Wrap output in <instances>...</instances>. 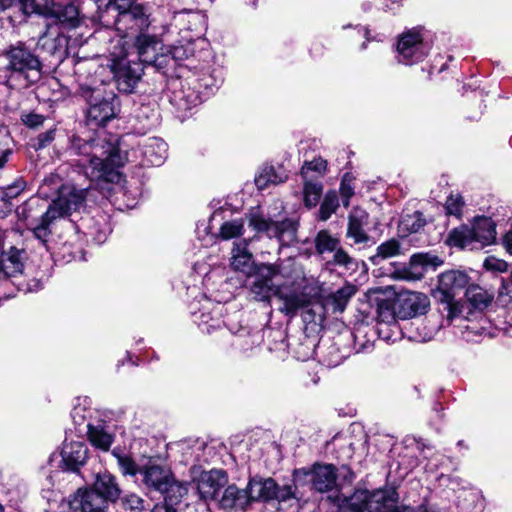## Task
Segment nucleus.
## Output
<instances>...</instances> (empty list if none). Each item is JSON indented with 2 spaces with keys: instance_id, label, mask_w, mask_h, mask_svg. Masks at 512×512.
<instances>
[{
  "instance_id": "5",
  "label": "nucleus",
  "mask_w": 512,
  "mask_h": 512,
  "mask_svg": "<svg viewBox=\"0 0 512 512\" xmlns=\"http://www.w3.org/2000/svg\"><path fill=\"white\" fill-rule=\"evenodd\" d=\"M466 304L458 307L456 317H463L470 322L465 326L466 331L473 335H482L487 327V319L483 312L491 305L494 300V292L487 290L477 284L469 285L465 292Z\"/></svg>"
},
{
  "instance_id": "18",
  "label": "nucleus",
  "mask_w": 512,
  "mask_h": 512,
  "mask_svg": "<svg viewBox=\"0 0 512 512\" xmlns=\"http://www.w3.org/2000/svg\"><path fill=\"white\" fill-rule=\"evenodd\" d=\"M227 483V473L222 469L202 471L198 477H194L192 480L193 488L199 499L205 503L217 500L219 492Z\"/></svg>"
},
{
  "instance_id": "29",
  "label": "nucleus",
  "mask_w": 512,
  "mask_h": 512,
  "mask_svg": "<svg viewBox=\"0 0 512 512\" xmlns=\"http://www.w3.org/2000/svg\"><path fill=\"white\" fill-rule=\"evenodd\" d=\"M47 23L52 24L53 28L58 30L59 27L76 28L80 23L79 10L74 4H55L53 11L47 17Z\"/></svg>"
},
{
  "instance_id": "43",
  "label": "nucleus",
  "mask_w": 512,
  "mask_h": 512,
  "mask_svg": "<svg viewBox=\"0 0 512 512\" xmlns=\"http://www.w3.org/2000/svg\"><path fill=\"white\" fill-rule=\"evenodd\" d=\"M425 223L423 214L419 211L405 215L399 223V233L402 237H405L406 234L417 233L424 227Z\"/></svg>"
},
{
  "instance_id": "35",
  "label": "nucleus",
  "mask_w": 512,
  "mask_h": 512,
  "mask_svg": "<svg viewBox=\"0 0 512 512\" xmlns=\"http://www.w3.org/2000/svg\"><path fill=\"white\" fill-rule=\"evenodd\" d=\"M210 301H206L199 311H193V321L198 325L202 332L212 333L221 327L222 321L219 317H214L209 311Z\"/></svg>"
},
{
  "instance_id": "24",
  "label": "nucleus",
  "mask_w": 512,
  "mask_h": 512,
  "mask_svg": "<svg viewBox=\"0 0 512 512\" xmlns=\"http://www.w3.org/2000/svg\"><path fill=\"white\" fill-rule=\"evenodd\" d=\"M275 297L281 302L279 310L290 317L307 307L309 303V298L304 292L291 286H279L275 291Z\"/></svg>"
},
{
  "instance_id": "47",
  "label": "nucleus",
  "mask_w": 512,
  "mask_h": 512,
  "mask_svg": "<svg viewBox=\"0 0 512 512\" xmlns=\"http://www.w3.org/2000/svg\"><path fill=\"white\" fill-rule=\"evenodd\" d=\"M400 243L396 239H390L377 247V252L370 260L373 264H379L381 260L391 258L400 254Z\"/></svg>"
},
{
  "instance_id": "44",
  "label": "nucleus",
  "mask_w": 512,
  "mask_h": 512,
  "mask_svg": "<svg viewBox=\"0 0 512 512\" xmlns=\"http://www.w3.org/2000/svg\"><path fill=\"white\" fill-rule=\"evenodd\" d=\"M331 255L327 265L337 266L346 271H355L358 267L357 260L351 257L341 245Z\"/></svg>"
},
{
  "instance_id": "57",
  "label": "nucleus",
  "mask_w": 512,
  "mask_h": 512,
  "mask_svg": "<svg viewBox=\"0 0 512 512\" xmlns=\"http://www.w3.org/2000/svg\"><path fill=\"white\" fill-rule=\"evenodd\" d=\"M464 206L463 198L460 195H450L445 203V210L448 215L459 217Z\"/></svg>"
},
{
  "instance_id": "22",
  "label": "nucleus",
  "mask_w": 512,
  "mask_h": 512,
  "mask_svg": "<svg viewBox=\"0 0 512 512\" xmlns=\"http://www.w3.org/2000/svg\"><path fill=\"white\" fill-rule=\"evenodd\" d=\"M86 190L76 189L74 187H62L59 196L48 206V209L55 211L57 218L70 215L74 211L80 210L85 203Z\"/></svg>"
},
{
  "instance_id": "3",
  "label": "nucleus",
  "mask_w": 512,
  "mask_h": 512,
  "mask_svg": "<svg viewBox=\"0 0 512 512\" xmlns=\"http://www.w3.org/2000/svg\"><path fill=\"white\" fill-rule=\"evenodd\" d=\"M97 6L99 21L118 32L145 33L149 28L150 14L147 8L136 0H93Z\"/></svg>"
},
{
  "instance_id": "59",
  "label": "nucleus",
  "mask_w": 512,
  "mask_h": 512,
  "mask_svg": "<svg viewBox=\"0 0 512 512\" xmlns=\"http://www.w3.org/2000/svg\"><path fill=\"white\" fill-rule=\"evenodd\" d=\"M373 334L377 333L379 338L386 341H395L396 336L399 332V327L397 329L393 327V325L385 326L383 324H377L376 329L372 330Z\"/></svg>"
},
{
  "instance_id": "1",
  "label": "nucleus",
  "mask_w": 512,
  "mask_h": 512,
  "mask_svg": "<svg viewBox=\"0 0 512 512\" xmlns=\"http://www.w3.org/2000/svg\"><path fill=\"white\" fill-rule=\"evenodd\" d=\"M69 160L90 180L114 182L118 169L125 164L116 138H107L104 130L83 132L69 138L66 150Z\"/></svg>"
},
{
  "instance_id": "36",
  "label": "nucleus",
  "mask_w": 512,
  "mask_h": 512,
  "mask_svg": "<svg viewBox=\"0 0 512 512\" xmlns=\"http://www.w3.org/2000/svg\"><path fill=\"white\" fill-rule=\"evenodd\" d=\"M170 102L179 111H188L193 107H196L201 102V98L198 92L194 89H180L173 91Z\"/></svg>"
},
{
  "instance_id": "9",
  "label": "nucleus",
  "mask_w": 512,
  "mask_h": 512,
  "mask_svg": "<svg viewBox=\"0 0 512 512\" xmlns=\"http://www.w3.org/2000/svg\"><path fill=\"white\" fill-rule=\"evenodd\" d=\"M438 481L440 486L445 487L444 497L453 503L451 512H480L481 495L477 489L450 475H441Z\"/></svg>"
},
{
  "instance_id": "21",
  "label": "nucleus",
  "mask_w": 512,
  "mask_h": 512,
  "mask_svg": "<svg viewBox=\"0 0 512 512\" xmlns=\"http://www.w3.org/2000/svg\"><path fill=\"white\" fill-rule=\"evenodd\" d=\"M34 202L33 199L26 202L22 207L18 208L17 213L27 222V225L31 227L35 238L45 244L51 234L50 225L58 218L55 216L56 214L53 209L47 208L39 219H32L30 212L33 209Z\"/></svg>"
},
{
  "instance_id": "23",
  "label": "nucleus",
  "mask_w": 512,
  "mask_h": 512,
  "mask_svg": "<svg viewBox=\"0 0 512 512\" xmlns=\"http://www.w3.org/2000/svg\"><path fill=\"white\" fill-rule=\"evenodd\" d=\"M61 458L63 468L68 471L77 472L88 459V448L82 440L65 439Z\"/></svg>"
},
{
  "instance_id": "42",
  "label": "nucleus",
  "mask_w": 512,
  "mask_h": 512,
  "mask_svg": "<svg viewBox=\"0 0 512 512\" xmlns=\"http://www.w3.org/2000/svg\"><path fill=\"white\" fill-rule=\"evenodd\" d=\"M245 222L244 218H235L223 222L219 228L218 237L225 241L241 237L245 230Z\"/></svg>"
},
{
  "instance_id": "34",
  "label": "nucleus",
  "mask_w": 512,
  "mask_h": 512,
  "mask_svg": "<svg viewBox=\"0 0 512 512\" xmlns=\"http://www.w3.org/2000/svg\"><path fill=\"white\" fill-rule=\"evenodd\" d=\"M95 489L107 502H115L120 495V488L115 477L109 472H100L93 484Z\"/></svg>"
},
{
  "instance_id": "48",
  "label": "nucleus",
  "mask_w": 512,
  "mask_h": 512,
  "mask_svg": "<svg viewBox=\"0 0 512 512\" xmlns=\"http://www.w3.org/2000/svg\"><path fill=\"white\" fill-rule=\"evenodd\" d=\"M339 207V198L338 194L335 190L328 191L320 205L319 209V219L322 221L328 220L333 213Z\"/></svg>"
},
{
  "instance_id": "33",
  "label": "nucleus",
  "mask_w": 512,
  "mask_h": 512,
  "mask_svg": "<svg viewBox=\"0 0 512 512\" xmlns=\"http://www.w3.org/2000/svg\"><path fill=\"white\" fill-rule=\"evenodd\" d=\"M195 76L196 88L204 89L207 93H213L223 81L222 69L210 65H202Z\"/></svg>"
},
{
  "instance_id": "39",
  "label": "nucleus",
  "mask_w": 512,
  "mask_h": 512,
  "mask_svg": "<svg viewBox=\"0 0 512 512\" xmlns=\"http://www.w3.org/2000/svg\"><path fill=\"white\" fill-rule=\"evenodd\" d=\"M87 402V399H83L82 402L78 399V403L74 405L71 411V418L78 433L86 431L88 422H95V420H92L94 411L87 406Z\"/></svg>"
},
{
  "instance_id": "62",
  "label": "nucleus",
  "mask_w": 512,
  "mask_h": 512,
  "mask_svg": "<svg viewBox=\"0 0 512 512\" xmlns=\"http://www.w3.org/2000/svg\"><path fill=\"white\" fill-rule=\"evenodd\" d=\"M484 267L490 271L505 272L508 269V263L495 257H488L484 261Z\"/></svg>"
},
{
  "instance_id": "10",
  "label": "nucleus",
  "mask_w": 512,
  "mask_h": 512,
  "mask_svg": "<svg viewBox=\"0 0 512 512\" xmlns=\"http://www.w3.org/2000/svg\"><path fill=\"white\" fill-rule=\"evenodd\" d=\"M88 103L87 124L103 126L113 119L119 108V100L112 92L104 94L100 88H82Z\"/></svg>"
},
{
  "instance_id": "54",
  "label": "nucleus",
  "mask_w": 512,
  "mask_h": 512,
  "mask_svg": "<svg viewBox=\"0 0 512 512\" xmlns=\"http://www.w3.org/2000/svg\"><path fill=\"white\" fill-rule=\"evenodd\" d=\"M120 503L126 512H139L144 507V501L136 494H126L120 499Z\"/></svg>"
},
{
  "instance_id": "56",
  "label": "nucleus",
  "mask_w": 512,
  "mask_h": 512,
  "mask_svg": "<svg viewBox=\"0 0 512 512\" xmlns=\"http://www.w3.org/2000/svg\"><path fill=\"white\" fill-rule=\"evenodd\" d=\"M114 455L117 457L118 465L123 474L132 476L139 474L140 466L138 467L130 456L118 455L116 453Z\"/></svg>"
},
{
  "instance_id": "13",
  "label": "nucleus",
  "mask_w": 512,
  "mask_h": 512,
  "mask_svg": "<svg viewBox=\"0 0 512 512\" xmlns=\"http://www.w3.org/2000/svg\"><path fill=\"white\" fill-rule=\"evenodd\" d=\"M279 272V267L275 264L259 263L253 272L246 275L245 288L249 295L255 301L269 303L278 288L273 284V279Z\"/></svg>"
},
{
  "instance_id": "12",
  "label": "nucleus",
  "mask_w": 512,
  "mask_h": 512,
  "mask_svg": "<svg viewBox=\"0 0 512 512\" xmlns=\"http://www.w3.org/2000/svg\"><path fill=\"white\" fill-rule=\"evenodd\" d=\"M134 46L137 49L138 62L152 66L166 74L169 70L170 58L165 54L166 47L157 35L140 33L136 36Z\"/></svg>"
},
{
  "instance_id": "11",
  "label": "nucleus",
  "mask_w": 512,
  "mask_h": 512,
  "mask_svg": "<svg viewBox=\"0 0 512 512\" xmlns=\"http://www.w3.org/2000/svg\"><path fill=\"white\" fill-rule=\"evenodd\" d=\"M357 287L346 283L335 292L325 296L321 303L313 304L304 312V320L322 323L328 314L342 313L349 300L356 294Z\"/></svg>"
},
{
  "instance_id": "4",
  "label": "nucleus",
  "mask_w": 512,
  "mask_h": 512,
  "mask_svg": "<svg viewBox=\"0 0 512 512\" xmlns=\"http://www.w3.org/2000/svg\"><path fill=\"white\" fill-rule=\"evenodd\" d=\"M398 502V493L394 487H385L368 491L357 489L350 496H338L337 505L347 512H388Z\"/></svg>"
},
{
  "instance_id": "58",
  "label": "nucleus",
  "mask_w": 512,
  "mask_h": 512,
  "mask_svg": "<svg viewBox=\"0 0 512 512\" xmlns=\"http://www.w3.org/2000/svg\"><path fill=\"white\" fill-rule=\"evenodd\" d=\"M411 261L413 264L421 265L423 268L427 269L429 267L435 268L442 264V261L437 256H431L429 254H414L411 257Z\"/></svg>"
},
{
  "instance_id": "15",
  "label": "nucleus",
  "mask_w": 512,
  "mask_h": 512,
  "mask_svg": "<svg viewBox=\"0 0 512 512\" xmlns=\"http://www.w3.org/2000/svg\"><path fill=\"white\" fill-rule=\"evenodd\" d=\"M113 79L120 92L132 93L143 74L141 63L127 55L113 56L108 63Z\"/></svg>"
},
{
  "instance_id": "32",
  "label": "nucleus",
  "mask_w": 512,
  "mask_h": 512,
  "mask_svg": "<svg viewBox=\"0 0 512 512\" xmlns=\"http://www.w3.org/2000/svg\"><path fill=\"white\" fill-rule=\"evenodd\" d=\"M288 179L286 170L281 165L264 164L255 177V185L264 190L270 185H278Z\"/></svg>"
},
{
  "instance_id": "30",
  "label": "nucleus",
  "mask_w": 512,
  "mask_h": 512,
  "mask_svg": "<svg viewBox=\"0 0 512 512\" xmlns=\"http://www.w3.org/2000/svg\"><path fill=\"white\" fill-rule=\"evenodd\" d=\"M143 156V164L160 166L167 158L168 146L166 142L158 137L144 139L140 144Z\"/></svg>"
},
{
  "instance_id": "20",
  "label": "nucleus",
  "mask_w": 512,
  "mask_h": 512,
  "mask_svg": "<svg viewBox=\"0 0 512 512\" xmlns=\"http://www.w3.org/2000/svg\"><path fill=\"white\" fill-rule=\"evenodd\" d=\"M139 475L147 489L158 492L166 487L173 474L166 464L150 458L145 464L140 466Z\"/></svg>"
},
{
  "instance_id": "46",
  "label": "nucleus",
  "mask_w": 512,
  "mask_h": 512,
  "mask_svg": "<svg viewBox=\"0 0 512 512\" xmlns=\"http://www.w3.org/2000/svg\"><path fill=\"white\" fill-rule=\"evenodd\" d=\"M193 53L194 47H192L191 43L176 45L170 48L166 47L165 54L171 60L169 62V69L172 68L175 64H180L184 60H189Z\"/></svg>"
},
{
  "instance_id": "26",
  "label": "nucleus",
  "mask_w": 512,
  "mask_h": 512,
  "mask_svg": "<svg viewBox=\"0 0 512 512\" xmlns=\"http://www.w3.org/2000/svg\"><path fill=\"white\" fill-rule=\"evenodd\" d=\"M252 238H244L233 242L230 257V266L234 271L245 275L253 272L259 263H255L253 254L248 249Z\"/></svg>"
},
{
  "instance_id": "52",
  "label": "nucleus",
  "mask_w": 512,
  "mask_h": 512,
  "mask_svg": "<svg viewBox=\"0 0 512 512\" xmlns=\"http://www.w3.org/2000/svg\"><path fill=\"white\" fill-rule=\"evenodd\" d=\"M327 169V161L321 157L314 158L311 161H305L301 168V175L304 180L308 179L310 171L323 175Z\"/></svg>"
},
{
  "instance_id": "45",
  "label": "nucleus",
  "mask_w": 512,
  "mask_h": 512,
  "mask_svg": "<svg viewBox=\"0 0 512 512\" xmlns=\"http://www.w3.org/2000/svg\"><path fill=\"white\" fill-rule=\"evenodd\" d=\"M23 12L25 14H40L48 17L53 11L54 0H20Z\"/></svg>"
},
{
  "instance_id": "31",
  "label": "nucleus",
  "mask_w": 512,
  "mask_h": 512,
  "mask_svg": "<svg viewBox=\"0 0 512 512\" xmlns=\"http://www.w3.org/2000/svg\"><path fill=\"white\" fill-rule=\"evenodd\" d=\"M368 219L369 215L364 209L355 207L351 210L346 236L352 238L355 244L369 241V236L364 229L368 225Z\"/></svg>"
},
{
  "instance_id": "38",
  "label": "nucleus",
  "mask_w": 512,
  "mask_h": 512,
  "mask_svg": "<svg viewBox=\"0 0 512 512\" xmlns=\"http://www.w3.org/2000/svg\"><path fill=\"white\" fill-rule=\"evenodd\" d=\"M340 245V239L328 230H320L314 238L315 251L323 259L327 254L331 255Z\"/></svg>"
},
{
  "instance_id": "8",
  "label": "nucleus",
  "mask_w": 512,
  "mask_h": 512,
  "mask_svg": "<svg viewBox=\"0 0 512 512\" xmlns=\"http://www.w3.org/2000/svg\"><path fill=\"white\" fill-rule=\"evenodd\" d=\"M247 221L255 233L276 238L281 245L289 246L296 240L297 223L293 219L282 215L266 217L258 211H252L248 214Z\"/></svg>"
},
{
  "instance_id": "51",
  "label": "nucleus",
  "mask_w": 512,
  "mask_h": 512,
  "mask_svg": "<svg viewBox=\"0 0 512 512\" xmlns=\"http://www.w3.org/2000/svg\"><path fill=\"white\" fill-rule=\"evenodd\" d=\"M26 188V181L19 177L12 184L6 186L2 190V199L6 203H10L17 198Z\"/></svg>"
},
{
  "instance_id": "41",
  "label": "nucleus",
  "mask_w": 512,
  "mask_h": 512,
  "mask_svg": "<svg viewBox=\"0 0 512 512\" xmlns=\"http://www.w3.org/2000/svg\"><path fill=\"white\" fill-rule=\"evenodd\" d=\"M263 340V335L260 331L249 332L241 330L234 338L233 345L240 349L243 353L248 354L252 352L254 348L258 347Z\"/></svg>"
},
{
  "instance_id": "53",
  "label": "nucleus",
  "mask_w": 512,
  "mask_h": 512,
  "mask_svg": "<svg viewBox=\"0 0 512 512\" xmlns=\"http://www.w3.org/2000/svg\"><path fill=\"white\" fill-rule=\"evenodd\" d=\"M340 195L344 207H348L351 197L354 195L353 177L346 173L340 183Z\"/></svg>"
},
{
  "instance_id": "19",
  "label": "nucleus",
  "mask_w": 512,
  "mask_h": 512,
  "mask_svg": "<svg viewBox=\"0 0 512 512\" xmlns=\"http://www.w3.org/2000/svg\"><path fill=\"white\" fill-rule=\"evenodd\" d=\"M6 232L0 230V282L16 278L24 269V251L6 243Z\"/></svg>"
},
{
  "instance_id": "16",
  "label": "nucleus",
  "mask_w": 512,
  "mask_h": 512,
  "mask_svg": "<svg viewBox=\"0 0 512 512\" xmlns=\"http://www.w3.org/2000/svg\"><path fill=\"white\" fill-rule=\"evenodd\" d=\"M295 482H308L319 492L332 490L336 485L337 470L332 464H315L311 469H298L293 474Z\"/></svg>"
},
{
  "instance_id": "17",
  "label": "nucleus",
  "mask_w": 512,
  "mask_h": 512,
  "mask_svg": "<svg viewBox=\"0 0 512 512\" xmlns=\"http://www.w3.org/2000/svg\"><path fill=\"white\" fill-rule=\"evenodd\" d=\"M468 285V276L461 271H446L439 275L437 292L440 301L446 303L450 317H456L458 305L454 302L455 296Z\"/></svg>"
},
{
  "instance_id": "40",
  "label": "nucleus",
  "mask_w": 512,
  "mask_h": 512,
  "mask_svg": "<svg viewBox=\"0 0 512 512\" xmlns=\"http://www.w3.org/2000/svg\"><path fill=\"white\" fill-rule=\"evenodd\" d=\"M164 496L166 503L170 505L178 504L181 499L188 493V484L179 482L171 476V480L168 481L166 487L158 491Z\"/></svg>"
},
{
  "instance_id": "37",
  "label": "nucleus",
  "mask_w": 512,
  "mask_h": 512,
  "mask_svg": "<svg viewBox=\"0 0 512 512\" xmlns=\"http://www.w3.org/2000/svg\"><path fill=\"white\" fill-rule=\"evenodd\" d=\"M46 31L39 37L37 46L50 55H54L62 47L61 32L54 29L52 24L46 23Z\"/></svg>"
},
{
  "instance_id": "28",
  "label": "nucleus",
  "mask_w": 512,
  "mask_h": 512,
  "mask_svg": "<svg viewBox=\"0 0 512 512\" xmlns=\"http://www.w3.org/2000/svg\"><path fill=\"white\" fill-rule=\"evenodd\" d=\"M86 433L90 443L97 449L108 451L114 442V433L112 426L103 420L88 422Z\"/></svg>"
},
{
  "instance_id": "63",
  "label": "nucleus",
  "mask_w": 512,
  "mask_h": 512,
  "mask_svg": "<svg viewBox=\"0 0 512 512\" xmlns=\"http://www.w3.org/2000/svg\"><path fill=\"white\" fill-rule=\"evenodd\" d=\"M44 120V116L35 113L27 114L22 118L24 124L30 128L41 126L44 123Z\"/></svg>"
},
{
  "instance_id": "2",
  "label": "nucleus",
  "mask_w": 512,
  "mask_h": 512,
  "mask_svg": "<svg viewBox=\"0 0 512 512\" xmlns=\"http://www.w3.org/2000/svg\"><path fill=\"white\" fill-rule=\"evenodd\" d=\"M251 501H263L276 506L278 511L298 512L299 499L295 484L280 486L274 479H251L247 489L232 484L225 488L218 503L223 509H244Z\"/></svg>"
},
{
  "instance_id": "64",
  "label": "nucleus",
  "mask_w": 512,
  "mask_h": 512,
  "mask_svg": "<svg viewBox=\"0 0 512 512\" xmlns=\"http://www.w3.org/2000/svg\"><path fill=\"white\" fill-rule=\"evenodd\" d=\"M499 295L507 296L512 301V273L507 278L502 279Z\"/></svg>"
},
{
  "instance_id": "25",
  "label": "nucleus",
  "mask_w": 512,
  "mask_h": 512,
  "mask_svg": "<svg viewBox=\"0 0 512 512\" xmlns=\"http://www.w3.org/2000/svg\"><path fill=\"white\" fill-rule=\"evenodd\" d=\"M428 297L420 292H405L398 297L397 315L403 319L424 314L429 307Z\"/></svg>"
},
{
  "instance_id": "50",
  "label": "nucleus",
  "mask_w": 512,
  "mask_h": 512,
  "mask_svg": "<svg viewBox=\"0 0 512 512\" xmlns=\"http://www.w3.org/2000/svg\"><path fill=\"white\" fill-rule=\"evenodd\" d=\"M110 232V225L104 217H102V221L95 222L89 229V234L96 244L104 243Z\"/></svg>"
},
{
  "instance_id": "14",
  "label": "nucleus",
  "mask_w": 512,
  "mask_h": 512,
  "mask_svg": "<svg viewBox=\"0 0 512 512\" xmlns=\"http://www.w3.org/2000/svg\"><path fill=\"white\" fill-rule=\"evenodd\" d=\"M397 61L404 65H414L423 61L430 52V44L425 40L421 28H413L401 34L397 43Z\"/></svg>"
},
{
  "instance_id": "55",
  "label": "nucleus",
  "mask_w": 512,
  "mask_h": 512,
  "mask_svg": "<svg viewBox=\"0 0 512 512\" xmlns=\"http://www.w3.org/2000/svg\"><path fill=\"white\" fill-rule=\"evenodd\" d=\"M395 314H397V307L392 310L388 305H380L378 308L377 324H383L385 326L393 325V327L397 329Z\"/></svg>"
},
{
  "instance_id": "27",
  "label": "nucleus",
  "mask_w": 512,
  "mask_h": 512,
  "mask_svg": "<svg viewBox=\"0 0 512 512\" xmlns=\"http://www.w3.org/2000/svg\"><path fill=\"white\" fill-rule=\"evenodd\" d=\"M107 503L95 489H79L70 501V507L81 512H103Z\"/></svg>"
},
{
  "instance_id": "49",
  "label": "nucleus",
  "mask_w": 512,
  "mask_h": 512,
  "mask_svg": "<svg viewBox=\"0 0 512 512\" xmlns=\"http://www.w3.org/2000/svg\"><path fill=\"white\" fill-rule=\"evenodd\" d=\"M304 181V203L307 207H315L322 194V184L320 182L309 181L308 179Z\"/></svg>"
},
{
  "instance_id": "61",
  "label": "nucleus",
  "mask_w": 512,
  "mask_h": 512,
  "mask_svg": "<svg viewBox=\"0 0 512 512\" xmlns=\"http://www.w3.org/2000/svg\"><path fill=\"white\" fill-rule=\"evenodd\" d=\"M56 135V129H49L46 132L40 133L37 138L36 142L34 144V148L36 150L44 149L47 146H49L53 140L55 139Z\"/></svg>"
},
{
  "instance_id": "7",
  "label": "nucleus",
  "mask_w": 512,
  "mask_h": 512,
  "mask_svg": "<svg viewBox=\"0 0 512 512\" xmlns=\"http://www.w3.org/2000/svg\"><path fill=\"white\" fill-rule=\"evenodd\" d=\"M23 76L34 82L40 77L41 62L27 47L19 43L0 55V72Z\"/></svg>"
},
{
  "instance_id": "60",
  "label": "nucleus",
  "mask_w": 512,
  "mask_h": 512,
  "mask_svg": "<svg viewBox=\"0 0 512 512\" xmlns=\"http://www.w3.org/2000/svg\"><path fill=\"white\" fill-rule=\"evenodd\" d=\"M365 327L359 326L354 331V340L355 345L357 347V352H368L373 347V342L370 340H367L365 342H361V338L366 336L367 332L364 331Z\"/></svg>"
},
{
  "instance_id": "6",
  "label": "nucleus",
  "mask_w": 512,
  "mask_h": 512,
  "mask_svg": "<svg viewBox=\"0 0 512 512\" xmlns=\"http://www.w3.org/2000/svg\"><path fill=\"white\" fill-rule=\"evenodd\" d=\"M496 234L495 222L490 217L478 216L472 227L461 226L453 229L449 233L448 243L463 249H482L495 242Z\"/></svg>"
}]
</instances>
